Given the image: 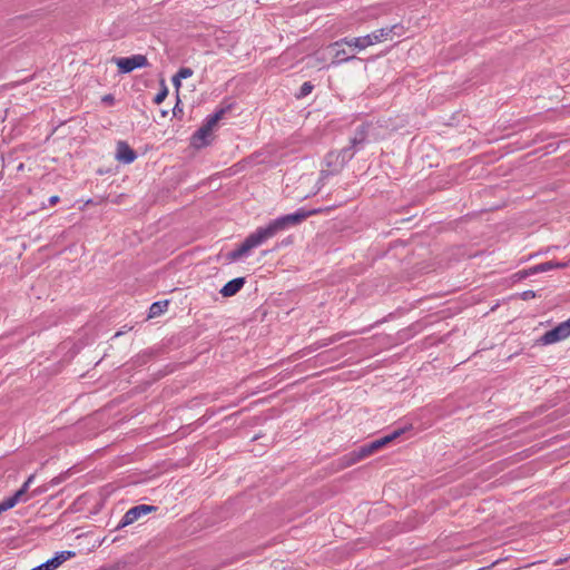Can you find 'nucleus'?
<instances>
[{
  "label": "nucleus",
  "mask_w": 570,
  "mask_h": 570,
  "mask_svg": "<svg viewBox=\"0 0 570 570\" xmlns=\"http://www.w3.org/2000/svg\"><path fill=\"white\" fill-rule=\"evenodd\" d=\"M320 212V209H314L309 212L299 209L296 213L278 217L272 220L266 227H259L254 233L248 235L245 238V240L239 245L238 248L228 254V257L232 261H237L247 253H249L253 248L258 247L259 245L267 242L269 238L274 237L277 233L288 228L289 226L298 225L308 216L317 214Z\"/></svg>",
  "instance_id": "f257e3e1"
},
{
  "label": "nucleus",
  "mask_w": 570,
  "mask_h": 570,
  "mask_svg": "<svg viewBox=\"0 0 570 570\" xmlns=\"http://www.w3.org/2000/svg\"><path fill=\"white\" fill-rule=\"evenodd\" d=\"M394 28H395V26L381 28V29L375 30L374 32L363 36V37L343 38L341 40L333 42L330 47L335 49V48L341 47L342 45H346L351 48H354L357 50H363L370 46H373L375 43L382 42L383 40H386L390 37V35L392 33Z\"/></svg>",
  "instance_id": "f03ea898"
},
{
  "label": "nucleus",
  "mask_w": 570,
  "mask_h": 570,
  "mask_svg": "<svg viewBox=\"0 0 570 570\" xmlns=\"http://www.w3.org/2000/svg\"><path fill=\"white\" fill-rule=\"evenodd\" d=\"M353 156L354 151H351V148H343L341 150L327 153L323 160L321 178L340 174Z\"/></svg>",
  "instance_id": "7ed1b4c3"
},
{
  "label": "nucleus",
  "mask_w": 570,
  "mask_h": 570,
  "mask_svg": "<svg viewBox=\"0 0 570 570\" xmlns=\"http://www.w3.org/2000/svg\"><path fill=\"white\" fill-rule=\"evenodd\" d=\"M570 337V318L560 323L554 328L546 332L540 337V343L543 345L554 344Z\"/></svg>",
  "instance_id": "20e7f679"
},
{
  "label": "nucleus",
  "mask_w": 570,
  "mask_h": 570,
  "mask_svg": "<svg viewBox=\"0 0 570 570\" xmlns=\"http://www.w3.org/2000/svg\"><path fill=\"white\" fill-rule=\"evenodd\" d=\"M112 61L119 68V71L122 73H128L135 70L136 68H142L148 66V60L144 55H134L131 57L126 58H112Z\"/></svg>",
  "instance_id": "39448f33"
},
{
  "label": "nucleus",
  "mask_w": 570,
  "mask_h": 570,
  "mask_svg": "<svg viewBox=\"0 0 570 570\" xmlns=\"http://www.w3.org/2000/svg\"><path fill=\"white\" fill-rule=\"evenodd\" d=\"M35 480V474H31L26 482L22 484V487L10 498L3 500L0 502V513L13 508L17 503L20 501H27L28 498L26 497L27 491L30 487V484Z\"/></svg>",
  "instance_id": "423d86ee"
},
{
  "label": "nucleus",
  "mask_w": 570,
  "mask_h": 570,
  "mask_svg": "<svg viewBox=\"0 0 570 570\" xmlns=\"http://www.w3.org/2000/svg\"><path fill=\"white\" fill-rule=\"evenodd\" d=\"M157 510L155 505L139 504L129 509L122 517L119 527H127L137 521L141 515L154 512Z\"/></svg>",
  "instance_id": "0eeeda50"
},
{
  "label": "nucleus",
  "mask_w": 570,
  "mask_h": 570,
  "mask_svg": "<svg viewBox=\"0 0 570 570\" xmlns=\"http://www.w3.org/2000/svg\"><path fill=\"white\" fill-rule=\"evenodd\" d=\"M402 433H403V430L399 429L389 435H385L379 440H375L368 444L361 446V454H363L365 458L370 456L371 454H373L374 452H376L384 445L389 444L390 442H392L393 440L399 438Z\"/></svg>",
  "instance_id": "6e6552de"
},
{
  "label": "nucleus",
  "mask_w": 570,
  "mask_h": 570,
  "mask_svg": "<svg viewBox=\"0 0 570 570\" xmlns=\"http://www.w3.org/2000/svg\"><path fill=\"white\" fill-rule=\"evenodd\" d=\"M136 153L125 141L117 144L116 159L124 164H130L136 159Z\"/></svg>",
  "instance_id": "1a4fd4ad"
},
{
  "label": "nucleus",
  "mask_w": 570,
  "mask_h": 570,
  "mask_svg": "<svg viewBox=\"0 0 570 570\" xmlns=\"http://www.w3.org/2000/svg\"><path fill=\"white\" fill-rule=\"evenodd\" d=\"M244 284H245L244 277L234 278L223 286V288L220 289V294L224 297H230V296L235 295L236 293H238L242 289V287L244 286Z\"/></svg>",
  "instance_id": "9d476101"
},
{
  "label": "nucleus",
  "mask_w": 570,
  "mask_h": 570,
  "mask_svg": "<svg viewBox=\"0 0 570 570\" xmlns=\"http://www.w3.org/2000/svg\"><path fill=\"white\" fill-rule=\"evenodd\" d=\"M363 459H365V456L363 454H361V448H360V449H357L355 451H352V452L343 455L338 460V466L341 469H345V468H348V466H352V465L356 464L357 462H360Z\"/></svg>",
  "instance_id": "9b49d317"
},
{
  "label": "nucleus",
  "mask_w": 570,
  "mask_h": 570,
  "mask_svg": "<svg viewBox=\"0 0 570 570\" xmlns=\"http://www.w3.org/2000/svg\"><path fill=\"white\" fill-rule=\"evenodd\" d=\"M568 266H570V261L569 262H560V263L546 262V263H541V264H538V265L531 267V272L532 273H544V272L551 271L553 268H566Z\"/></svg>",
  "instance_id": "f8f14e48"
},
{
  "label": "nucleus",
  "mask_w": 570,
  "mask_h": 570,
  "mask_svg": "<svg viewBox=\"0 0 570 570\" xmlns=\"http://www.w3.org/2000/svg\"><path fill=\"white\" fill-rule=\"evenodd\" d=\"M212 135V132L205 127H200L194 135H193V145L197 148L204 147L208 145V137Z\"/></svg>",
  "instance_id": "ddd939ff"
},
{
  "label": "nucleus",
  "mask_w": 570,
  "mask_h": 570,
  "mask_svg": "<svg viewBox=\"0 0 570 570\" xmlns=\"http://www.w3.org/2000/svg\"><path fill=\"white\" fill-rule=\"evenodd\" d=\"M224 115H225V109L224 108L217 110L214 115L209 116L206 119V122L203 125V127H205V129H207L210 132H213L214 128L216 127L218 121L224 117Z\"/></svg>",
  "instance_id": "4468645a"
},
{
  "label": "nucleus",
  "mask_w": 570,
  "mask_h": 570,
  "mask_svg": "<svg viewBox=\"0 0 570 570\" xmlns=\"http://www.w3.org/2000/svg\"><path fill=\"white\" fill-rule=\"evenodd\" d=\"M224 115H225V109L224 108L217 110L214 115L209 116L206 119V122L203 125V127H205V129H207L210 132H213L214 128L216 127L218 121L224 117Z\"/></svg>",
  "instance_id": "2eb2a0df"
},
{
  "label": "nucleus",
  "mask_w": 570,
  "mask_h": 570,
  "mask_svg": "<svg viewBox=\"0 0 570 570\" xmlns=\"http://www.w3.org/2000/svg\"><path fill=\"white\" fill-rule=\"evenodd\" d=\"M167 306H168V301L155 302L154 304H151V306L149 308L148 317L153 318V317L159 316L160 314H163L166 311Z\"/></svg>",
  "instance_id": "dca6fc26"
},
{
  "label": "nucleus",
  "mask_w": 570,
  "mask_h": 570,
  "mask_svg": "<svg viewBox=\"0 0 570 570\" xmlns=\"http://www.w3.org/2000/svg\"><path fill=\"white\" fill-rule=\"evenodd\" d=\"M355 57L354 56H350L347 57L346 56V50L345 49H337L335 51V55H334V60L332 61L333 65H340L342 62H346V61H350L352 59H354Z\"/></svg>",
  "instance_id": "f3484780"
},
{
  "label": "nucleus",
  "mask_w": 570,
  "mask_h": 570,
  "mask_svg": "<svg viewBox=\"0 0 570 570\" xmlns=\"http://www.w3.org/2000/svg\"><path fill=\"white\" fill-rule=\"evenodd\" d=\"M168 95V89L166 87V85L164 83V81H161V89L160 91L155 96L154 98V102L156 105H160L167 97Z\"/></svg>",
  "instance_id": "a211bd4d"
},
{
  "label": "nucleus",
  "mask_w": 570,
  "mask_h": 570,
  "mask_svg": "<svg viewBox=\"0 0 570 570\" xmlns=\"http://www.w3.org/2000/svg\"><path fill=\"white\" fill-rule=\"evenodd\" d=\"M370 128V125H362L357 128L354 137L358 138L362 142L366 141L367 138V130Z\"/></svg>",
  "instance_id": "6ab92c4d"
},
{
  "label": "nucleus",
  "mask_w": 570,
  "mask_h": 570,
  "mask_svg": "<svg viewBox=\"0 0 570 570\" xmlns=\"http://www.w3.org/2000/svg\"><path fill=\"white\" fill-rule=\"evenodd\" d=\"M313 90V85L309 81H306L302 85L298 97H305L309 95Z\"/></svg>",
  "instance_id": "aec40b11"
},
{
  "label": "nucleus",
  "mask_w": 570,
  "mask_h": 570,
  "mask_svg": "<svg viewBox=\"0 0 570 570\" xmlns=\"http://www.w3.org/2000/svg\"><path fill=\"white\" fill-rule=\"evenodd\" d=\"M193 73H194V71L190 68L184 67V68H180L176 75L180 79H187V78L191 77Z\"/></svg>",
  "instance_id": "412c9836"
},
{
  "label": "nucleus",
  "mask_w": 570,
  "mask_h": 570,
  "mask_svg": "<svg viewBox=\"0 0 570 570\" xmlns=\"http://www.w3.org/2000/svg\"><path fill=\"white\" fill-rule=\"evenodd\" d=\"M364 142H362L358 138L352 137L350 140V146L347 148H351V151H354Z\"/></svg>",
  "instance_id": "4be33fe9"
},
{
  "label": "nucleus",
  "mask_w": 570,
  "mask_h": 570,
  "mask_svg": "<svg viewBox=\"0 0 570 570\" xmlns=\"http://www.w3.org/2000/svg\"><path fill=\"white\" fill-rule=\"evenodd\" d=\"M534 273L531 272V267L529 269H523V271H520L518 272L514 276L518 278V279H523L530 275H533Z\"/></svg>",
  "instance_id": "5701e85b"
},
{
  "label": "nucleus",
  "mask_w": 570,
  "mask_h": 570,
  "mask_svg": "<svg viewBox=\"0 0 570 570\" xmlns=\"http://www.w3.org/2000/svg\"><path fill=\"white\" fill-rule=\"evenodd\" d=\"M535 297V293L533 291H525L521 294V298L523 301H528Z\"/></svg>",
  "instance_id": "b1692460"
},
{
  "label": "nucleus",
  "mask_w": 570,
  "mask_h": 570,
  "mask_svg": "<svg viewBox=\"0 0 570 570\" xmlns=\"http://www.w3.org/2000/svg\"><path fill=\"white\" fill-rule=\"evenodd\" d=\"M180 81H181V79H180V78H178V76H177V75H175V76L173 77V83H174V86H175V88H176V90H177V91L179 90V88H180V86H181V82H180Z\"/></svg>",
  "instance_id": "393cba45"
},
{
  "label": "nucleus",
  "mask_w": 570,
  "mask_h": 570,
  "mask_svg": "<svg viewBox=\"0 0 570 570\" xmlns=\"http://www.w3.org/2000/svg\"><path fill=\"white\" fill-rule=\"evenodd\" d=\"M102 101L107 102V104H112L114 102V96L112 95H106V96L102 97Z\"/></svg>",
  "instance_id": "a878e982"
},
{
  "label": "nucleus",
  "mask_w": 570,
  "mask_h": 570,
  "mask_svg": "<svg viewBox=\"0 0 570 570\" xmlns=\"http://www.w3.org/2000/svg\"><path fill=\"white\" fill-rule=\"evenodd\" d=\"M47 491V488H38L36 490L32 491L31 495L35 497V495H38L42 492Z\"/></svg>",
  "instance_id": "bb28decb"
},
{
  "label": "nucleus",
  "mask_w": 570,
  "mask_h": 570,
  "mask_svg": "<svg viewBox=\"0 0 570 570\" xmlns=\"http://www.w3.org/2000/svg\"><path fill=\"white\" fill-rule=\"evenodd\" d=\"M58 200H59V197H58V196H51V197L49 198V204H50V205H56V204L58 203Z\"/></svg>",
  "instance_id": "cd10ccee"
},
{
  "label": "nucleus",
  "mask_w": 570,
  "mask_h": 570,
  "mask_svg": "<svg viewBox=\"0 0 570 570\" xmlns=\"http://www.w3.org/2000/svg\"><path fill=\"white\" fill-rule=\"evenodd\" d=\"M59 482H60V479H59V478H55V479H52V480L50 481V484H51V485H57V484H59Z\"/></svg>",
  "instance_id": "c85d7f7f"
},
{
  "label": "nucleus",
  "mask_w": 570,
  "mask_h": 570,
  "mask_svg": "<svg viewBox=\"0 0 570 570\" xmlns=\"http://www.w3.org/2000/svg\"><path fill=\"white\" fill-rule=\"evenodd\" d=\"M178 104H179V99L177 100V104L174 107V115H176V112H179V109H177L178 108Z\"/></svg>",
  "instance_id": "c756f323"
},
{
  "label": "nucleus",
  "mask_w": 570,
  "mask_h": 570,
  "mask_svg": "<svg viewBox=\"0 0 570 570\" xmlns=\"http://www.w3.org/2000/svg\"><path fill=\"white\" fill-rule=\"evenodd\" d=\"M178 104H179V99L177 100V104L174 107V115H176V112H179V109H177L178 108Z\"/></svg>",
  "instance_id": "7c9ffc66"
},
{
  "label": "nucleus",
  "mask_w": 570,
  "mask_h": 570,
  "mask_svg": "<svg viewBox=\"0 0 570 570\" xmlns=\"http://www.w3.org/2000/svg\"><path fill=\"white\" fill-rule=\"evenodd\" d=\"M485 569H487V568H480V569H478V570H485Z\"/></svg>",
  "instance_id": "2f4dec72"
}]
</instances>
